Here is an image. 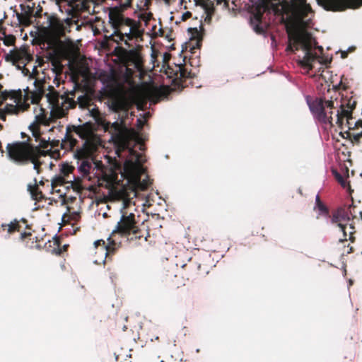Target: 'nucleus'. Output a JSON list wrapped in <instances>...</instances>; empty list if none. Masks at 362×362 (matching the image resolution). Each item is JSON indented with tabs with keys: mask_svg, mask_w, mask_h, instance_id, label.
Listing matches in <instances>:
<instances>
[{
	"mask_svg": "<svg viewBox=\"0 0 362 362\" xmlns=\"http://www.w3.org/2000/svg\"><path fill=\"white\" fill-rule=\"evenodd\" d=\"M361 176L362 177V173H361Z\"/></svg>",
	"mask_w": 362,
	"mask_h": 362,
	"instance_id": "obj_48",
	"label": "nucleus"
},
{
	"mask_svg": "<svg viewBox=\"0 0 362 362\" xmlns=\"http://www.w3.org/2000/svg\"><path fill=\"white\" fill-rule=\"evenodd\" d=\"M209 272L208 265L190 258L188 263L182 264L180 268H178V264L175 267L165 265L161 272L160 278L166 285L178 288L185 285L186 280L204 277Z\"/></svg>",
	"mask_w": 362,
	"mask_h": 362,
	"instance_id": "obj_6",
	"label": "nucleus"
},
{
	"mask_svg": "<svg viewBox=\"0 0 362 362\" xmlns=\"http://www.w3.org/2000/svg\"><path fill=\"white\" fill-rule=\"evenodd\" d=\"M93 154L85 158H79L76 156L78 160H81V163L78 167V170L83 176L90 174L93 165Z\"/></svg>",
	"mask_w": 362,
	"mask_h": 362,
	"instance_id": "obj_20",
	"label": "nucleus"
},
{
	"mask_svg": "<svg viewBox=\"0 0 362 362\" xmlns=\"http://www.w3.org/2000/svg\"><path fill=\"white\" fill-rule=\"evenodd\" d=\"M362 138V131L360 133L352 134L351 141L358 144L360 142V139Z\"/></svg>",
	"mask_w": 362,
	"mask_h": 362,
	"instance_id": "obj_30",
	"label": "nucleus"
},
{
	"mask_svg": "<svg viewBox=\"0 0 362 362\" xmlns=\"http://www.w3.org/2000/svg\"><path fill=\"white\" fill-rule=\"evenodd\" d=\"M59 240L55 239V240H54V245H57L59 246Z\"/></svg>",
	"mask_w": 362,
	"mask_h": 362,
	"instance_id": "obj_41",
	"label": "nucleus"
},
{
	"mask_svg": "<svg viewBox=\"0 0 362 362\" xmlns=\"http://www.w3.org/2000/svg\"><path fill=\"white\" fill-rule=\"evenodd\" d=\"M35 5V4H33ZM21 12L16 13V16L20 25L23 26H29L34 23L33 22V11L34 6L21 4Z\"/></svg>",
	"mask_w": 362,
	"mask_h": 362,
	"instance_id": "obj_16",
	"label": "nucleus"
},
{
	"mask_svg": "<svg viewBox=\"0 0 362 362\" xmlns=\"http://www.w3.org/2000/svg\"><path fill=\"white\" fill-rule=\"evenodd\" d=\"M314 209H317L320 211V212L325 216H329V210L328 207L326 205H325L324 203L321 201L319 194H317L315 197V206Z\"/></svg>",
	"mask_w": 362,
	"mask_h": 362,
	"instance_id": "obj_23",
	"label": "nucleus"
},
{
	"mask_svg": "<svg viewBox=\"0 0 362 362\" xmlns=\"http://www.w3.org/2000/svg\"><path fill=\"white\" fill-rule=\"evenodd\" d=\"M21 136H22V138H23V139H24V138H25V137L28 139V136H27L25 133L22 132V133H21Z\"/></svg>",
	"mask_w": 362,
	"mask_h": 362,
	"instance_id": "obj_40",
	"label": "nucleus"
},
{
	"mask_svg": "<svg viewBox=\"0 0 362 362\" xmlns=\"http://www.w3.org/2000/svg\"><path fill=\"white\" fill-rule=\"evenodd\" d=\"M132 1V0H119V6L109 8V23L114 31L109 37L107 35H105L107 39L117 44L124 42L128 47H132L129 41L139 37L142 34L139 29L140 22L126 17L123 13L125 10L131 7Z\"/></svg>",
	"mask_w": 362,
	"mask_h": 362,
	"instance_id": "obj_3",
	"label": "nucleus"
},
{
	"mask_svg": "<svg viewBox=\"0 0 362 362\" xmlns=\"http://www.w3.org/2000/svg\"><path fill=\"white\" fill-rule=\"evenodd\" d=\"M110 108L115 112H127L128 103L124 95L120 93H113L110 98Z\"/></svg>",
	"mask_w": 362,
	"mask_h": 362,
	"instance_id": "obj_17",
	"label": "nucleus"
},
{
	"mask_svg": "<svg viewBox=\"0 0 362 362\" xmlns=\"http://www.w3.org/2000/svg\"><path fill=\"white\" fill-rule=\"evenodd\" d=\"M33 59V55L24 47L20 49H14L5 55L6 62H11L18 69H22L23 73L26 76L30 74V70L25 68V66Z\"/></svg>",
	"mask_w": 362,
	"mask_h": 362,
	"instance_id": "obj_11",
	"label": "nucleus"
},
{
	"mask_svg": "<svg viewBox=\"0 0 362 362\" xmlns=\"http://www.w3.org/2000/svg\"><path fill=\"white\" fill-rule=\"evenodd\" d=\"M340 134L344 137L345 138V136L346 137H349L350 139H351V136H352V134L349 132V131H346L344 133H340Z\"/></svg>",
	"mask_w": 362,
	"mask_h": 362,
	"instance_id": "obj_36",
	"label": "nucleus"
},
{
	"mask_svg": "<svg viewBox=\"0 0 362 362\" xmlns=\"http://www.w3.org/2000/svg\"><path fill=\"white\" fill-rule=\"evenodd\" d=\"M120 60L124 66L126 67V71L132 72V66L134 69H140L142 67V59L139 52L135 49L127 50L122 48L119 54Z\"/></svg>",
	"mask_w": 362,
	"mask_h": 362,
	"instance_id": "obj_13",
	"label": "nucleus"
},
{
	"mask_svg": "<svg viewBox=\"0 0 362 362\" xmlns=\"http://www.w3.org/2000/svg\"><path fill=\"white\" fill-rule=\"evenodd\" d=\"M29 129L32 132L33 137L28 136L25 141L8 144L7 155L11 160L21 165L33 163V168L40 173L42 164L40 161L42 157L50 155L52 158H56L60 156L59 150L52 151L48 149L49 145L52 147L58 146L59 141L49 143V141L42 138L40 124L36 122L29 126Z\"/></svg>",
	"mask_w": 362,
	"mask_h": 362,
	"instance_id": "obj_1",
	"label": "nucleus"
},
{
	"mask_svg": "<svg viewBox=\"0 0 362 362\" xmlns=\"http://www.w3.org/2000/svg\"><path fill=\"white\" fill-rule=\"evenodd\" d=\"M72 84L73 89L66 90L62 95L52 86L49 85L48 92L45 93L46 81L36 79L34 82L35 89L30 92L31 103L37 104L45 95L52 110H56L61 115H65L69 110L74 108L77 104L81 108H89L93 105L91 98L87 94H83L78 96L77 100H75L76 92H82V89L78 82H73Z\"/></svg>",
	"mask_w": 362,
	"mask_h": 362,
	"instance_id": "obj_2",
	"label": "nucleus"
},
{
	"mask_svg": "<svg viewBox=\"0 0 362 362\" xmlns=\"http://www.w3.org/2000/svg\"><path fill=\"white\" fill-rule=\"evenodd\" d=\"M346 57H347V52H341V57L342 58H346Z\"/></svg>",
	"mask_w": 362,
	"mask_h": 362,
	"instance_id": "obj_39",
	"label": "nucleus"
},
{
	"mask_svg": "<svg viewBox=\"0 0 362 362\" xmlns=\"http://www.w3.org/2000/svg\"><path fill=\"white\" fill-rule=\"evenodd\" d=\"M197 45L198 47H199V41H197Z\"/></svg>",
	"mask_w": 362,
	"mask_h": 362,
	"instance_id": "obj_45",
	"label": "nucleus"
},
{
	"mask_svg": "<svg viewBox=\"0 0 362 362\" xmlns=\"http://www.w3.org/2000/svg\"><path fill=\"white\" fill-rule=\"evenodd\" d=\"M126 168L127 170L132 175L135 181L139 183L141 189L145 190L150 185L148 178L141 181V176L144 173L145 170L140 163V161L132 162L131 160H127L126 163Z\"/></svg>",
	"mask_w": 362,
	"mask_h": 362,
	"instance_id": "obj_15",
	"label": "nucleus"
},
{
	"mask_svg": "<svg viewBox=\"0 0 362 362\" xmlns=\"http://www.w3.org/2000/svg\"><path fill=\"white\" fill-rule=\"evenodd\" d=\"M317 49H319L320 52H322L323 50V48L322 47H317Z\"/></svg>",
	"mask_w": 362,
	"mask_h": 362,
	"instance_id": "obj_42",
	"label": "nucleus"
},
{
	"mask_svg": "<svg viewBox=\"0 0 362 362\" xmlns=\"http://www.w3.org/2000/svg\"><path fill=\"white\" fill-rule=\"evenodd\" d=\"M362 127V120H358L354 125V128Z\"/></svg>",
	"mask_w": 362,
	"mask_h": 362,
	"instance_id": "obj_37",
	"label": "nucleus"
},
{
	"mask_svg": "<svg viewBox=\"0 0 362 362\" xmlns=\"http://www.w3.org/2000/svg\"><path fill=\"white\" fill-rule=\"evenodd\" d=\"M361 219H362V213H361Z\"/></svg>",
	"mask_w": 362,
	"mask_h": 362,
	"instance_id": "obj_46",
	"label": "nucleus"
},
{
	"mask_svg": "<svg viewBox=\"0 0 362 362\" xmlns=\"http://www.w3.org/2000/svg\"><path fill=\"white\" fill-rule=\"evenodd\" d=\"M52 65L53 66V68L52 69L53 72L55 74V78L54 79V82L56 83L57 82V85L59 86V82L58 81V76H60L62 72H63V69H64V66L63 65L61 64L60 62L57 61V60H54L52 62Z\"/></svg>",
	"mask_w": 362,
	"mask_h": 362,
	"instance_id": "obj_22",
	"label": "nucleus"
},
{
	"mask_svg": "<svg viewBox=\"0 0 362 362\" xmlns=\"http://www.w3.org/2000/svg\"><path fill=\"white\" fill-rule=\"evenodd\" d=\"M155 93L156 95H160V91H156V93Z\"/></svg>",
	"mask_w": 362,
	"mask_h": 362,
	"instance_id": "obj_44",
	"label": "nucleus"
},
{
	"mask_svg": "<svg viewBox=\"0 0 362 362\" xmlns=\"http://www.w3.org/2000/svg\"><path fill=\"white\" fill-rule=\"evenodd\" d=\"M331 218V223L337 225L343 233V240H347L346 229L350 217L349 213L342 208L334 210L332 215L327 216Z\"/></svg>",
	"mask_w": 362,
	"mask_h": 362,
	"instance_id": "obj_14",
	"label": "nucleus"
},
{
	"mask_svg": "<svg viewBox=\"0 0 362 362\" xmlns=\"http://www.w3.org/2000/svg\"><path fill=\"white\" fill-rule=\"evenodd\" d=\"M16 37L12 35H5L3 41L4 44L6 46H12L14 45L16 42Z\"/></svg>",
	"mask_w": 362,
	"mask_h": 362,
	"instance_id": "obj_26",
	"label": "nucleus"
},
{
	"mask_svg": "<svg viewBox=\"0 0 362 362\" xmlns=\"http://www.w3.org/2000/svg\"><path fill=\"white\" fill-rule=\"evenodd\" d=\"M21 222L25 225V228H28L27 220L22 218L21 221L15 219L8 224H2L3 230H6L8 234H13L16 232L21 233L20 240L23 243L24 245L28 248H38L40 245L37 244V238L30 232H22V226Z\"/></svg>",
	"mask_w": 362,
	"mask_h": 362,
	"instance_id": "obj_10",
	"label": "nucleus"
},
{
	"mask_svg": "<svg viewBox=\"0 0 362 362\" xmlns=\"http://www.w3.org/2000/svg\"><path fill=\"white\" fill-rule=\"evenodd\" d=\"M68 247V245H65L63 246V249H59L57 253L62 254L63 251H66Z\"/></svg>",
	"mask_w": 362,
	"mask_h": 362,
	"instance_id": "obj_38",
	"label": "nucleus"
},
{
	"mask_svg": "<svg viewBox=\"0 0 362 362\" xmlns=\"http://www.w3.org/2000/svg\"><path fill=\"white\" fill-rule=\"evenodd\" d=\"M35 119H36L35 122L40 124H47V115L44 112L36 115Z\"/></svg>",
	"mask_w": 362,
	"mask_h": 362,
	"instance_id": "obj_27",
	"label": "nucleus"
},
{
	"mask_svg": "<svg viewBox=\"0 0 362 362\" xmlns=\"http://www.w3.org/2000/svg\"><path fill=\"white\" fill-rule=\"evenodd\" d=\"M64 184V178L63 177H57L53 182L52 185L54 187L58 185H62Z\"/></svg>",
	"mask_w": 362,
	"mask_h": 362,
	"instance_id": "obj_32",
	"label": "nucleus"
},
{
	"mask_svg": "<svg viewBox=\"0 0 362 362\" xmlns=\"http://www.w3.org/2000/svg\"><path fill=\"white\" fill-rule=\"evenodd\" d=\"M327 11H341L346 8H356L362 5V0H317Z\"/></svg>",
	"mask_w": 362,
	"mask_h": 362,
	"instance_id": "obj_12",
	"label": "nucleus"
},
{
	"mask_svg": "<svg viewBox=\"0 0 362 362\" xmlns=\"http://www.w3.org/2000/svg\"><path fill=\"white\" fill-rule=\"evenodd\" d=\"M37 74H38V71L37 70V67L35 66H34L33 68V72H32V74L30 75V77L35 78Z\"/></svg>",
	"mask_w": 362,
	"mask_h": 362,
	"instance_id": "obj_35",
	"label": "nucleus"
},
{
	"mask_svg": "<svg viewBox=\"0 0 362 362\" xmlns=\"http://www.w3.org/2000/svg\"><path fill=\"white\" fill-rule=\"evenodd\" d=\"M73 170V168L71 166H69V165H63L62 168V173L65 176H69V173H71Z\"/></svg>",
	"mask_w": 362,
	"mask_h": 362,
	"instance_id": "obj_29",
	"label": "nucleus"
},
{
	"mask_svg": "<svg viewBox=\"0 0 362 362\" xmlns=\"http://www.w3.org/2000/svg\"><path fill=\"white\" fill-rule=\"evenodd\" d=\"M3 110L6 112V114H13L18 112L16 106L13 105H6Z\"/></svg>",
	"mask_w": 362,
	"mask_h": 362,
	"instance_id": "obj_28",
	"label": "nucleus"
},
{
	"mask_svg": "<svg viewBox=\"0 0 362 362\" xmlns=\"http://www.w3.org/2000/svg\"><path fill=\"white\" fill-rule=\"evenodd\" d=\"M192 28H189V30H192ZM193 30H194L196 33H197V28H193Z\"/></svg>",
	"mask_w": 362,
	"mask_h": 362,
	"instance_id": "obj_43",
	"label": "nucleus"
},
{
	"mask_svg": "<svg viewBox=\"0 0 362 362\" xmlns=\"http://www.w3.org/2000/svg\"><path fill=\"white\" fill-rule=\"evenodd\" d=\"M192 16V13L189 11H187L183 13L182 19V21H186L187 19L189 18Z\"/></svg>",
	"mask_w": 362,
	"mask_h": 362,
	"instance_id": "obj_34",
	"label": "nucleus"
},
{
	"mask_svg": "<svg viewBox=\"0 0 362 362\" xmlns=\"http://www.w3.org/2000/svg\"><path fill=\"white\" fill-rule=\"evenodd\" d=\"M101 125L105 132H109L112 134V139L124 134L127 130L124 119H122L120 122H115L113 123L104 120Z\"/></svg>",
	"mask_w": 362,
	"mask_h": 362,
	"instance_id": "obj_19",
	"label": "nucleus"
},
{
	"mask_svg": "<svg viewBox=\"0 0 362 362\" xmlns=\"http://www.w3.org/2000/svg\"><path fill=\"white\" fill-rule=\"evenodd\" d=\"M90 112V115L94 118L95 122L100 124H103V121L105 120L104 118L101 116L100 112L99 109L95 106L93 108L90 109L88 108Z\"/></svg>",
	"mask_w": 362,
	"mask_h": 362,
	"instance_id": "obj_24",
	"label": "nucleus"
},
{
	"mask_svg": "<svg viewBox=\"0 0 362 362\" xmlns=\"http://www.w3.org/2000/svg\"><path fill=\"white\" fill-rule=\"evenodd\" d=\"M160 362H165L163 360H161Z\"/></svg>",
	"mask_w": 362,
	"mask_h": 362,
	"instance_id": "obj_47",
	"label": "nucleus"
},
{
	"mask_svg": "<svg viewBox=\"0 0 362 362\" xmlns=\"http://www.w3.org/2000/svg\"><path fill=\"white\" fill-rule=\"evenodd\" d=\"M168 77L172 78L171 90H182L187 87L191 80L194 77V74L191 71H187L185 64H175L174 66H168L165 70Z\"/></svg>",
	"mask_w": 362,
	"mask_h": 362,
	"instance_id": "obj_9",
	"label": "nucleus"
},
{
	"mask_svg": "<svg viewBox=\"0 0 362 362\" xmlns=\"http://www.w3.org/2000/svg\"><path fill=\"white\" fill-rule=\"evenodd\" d=\"M33 22L38 28L40 43L48 47L57 45L59 39L65 35V26L54 14L45 12L42 13V8L38 6L33 11Z\"/></svg>",
	"mask_w": 362,
	"mask_h": 362,
	"instance_id": "obj_8",
	"label": "nucleus"
},
{
	"mask_svg": "<svg viewBox=\"0 0 362 362\" xmlns=\"http://www.w3.org/2000/svg\"><path fill=\"white\" fill-rule=\"evenodd\" d=\"M124 205L123 209L121 210L120 219L107 238L108 243H106L103 240H98L94 242L95 248L98 249L100 247L105 258L113 255L119 247L120 243L117 241V235L131 240L140 239L143 237L141 230L139 229L135 220V214L127 211L126 202H124Z\"/></svg>",
	"mask_w": 362,
	"mask_h": 362,
	"instance_id": "obj_4",
	"label": "nucleus"
},
{
	"mask_svg": "<svg viewBox=\"0 0 362 362\" xmlns=\"http://www.w3.org/2000/svg\"><path fill=\"white\" fill-rule=\"evenodd\" d=\"M354 227L351 224H349V230H346L347 238H349V239L351 240V241H353L352 235L354 233Z\"/></svg>",
	"mask_w": 362,
	"mask_h": 362,
	"instance_id": "obj_31",
	"label": "nucleus"
},
{
	"mask_svg": "<svg viewBox=\"0 0 362 362\" xmlns=\"http://www.w3.org/2000/svg\"><path fill=\"white\" fill-rule=\"evenodd\" d=\"M113 139L115 140L117 146L116 153L119 157L121 156V153L122 151L128 149L129 154L136 157V162L140 161L141 155L134 150V148L129 146V140L124 134L117 136Z\"/></svg>",
	"mask_w": 362,
	"mask_h": 362,
	"instance_id": "obj_18",
	"label": "nucleus"
},
{
	"mask_svg": "<svg viewBox=\"0 0 362 362\" xmlns=\"http://www.w3.org/2000/svg\"><path fill=\"white\" fill-rule=\"evenodd\" d=\"M308 105L315 117L320 122L329 124L331 126H333L332 115L335 113V124L340 129H342L344 119L346 118L349 129H351L349 121L353 119L352 111L355 108V103L352 105L348 103V109H345L343 105H340V108L338 109L334 106V102L333 100H327L323 98L315 99L308 103Z\"/></svg>",
	"mask_w": 362,
	"mask_h": 362,
	"instance_id": "obj_7",
	"label": "nucleus"
},
{
	"mask_svg": "<svg viewBox=\"0 0 362 362\" xmlns=\"http://www.w3.org/2000/svg\"><path fill=\"white\" fill-rule=\"evenodd\" d=\"M95 124L90 122L78 126H68L64 139L61 142L62 148L72 150L76 146L78 141L72 134L75 133L84 140L82 146L76 150V156L85 158L91 156L97 150L100 143V139L95 134Z\"/></svg>",
	"mask_w": 362,
	"mask_h": 362,
	"instance_id": "obj_5",
	"label": "nucleus"
},
{
	"mask_svg": "<svg viewBox=\"0 0 362 362\" xmlns=\"http://www.w3.org/2000/svg\"><path fill=\"white\" fill-rule=\"evenodd\" d=\"M36 180H35V184L33 185H28V190L32 196V198L36 201H41L43 199L44 195L42 192L39 189V187L36 183Z\"/></svg>",
	"mask_w": 362,
	"mask_h": 362,
	"instance_id": "obj_21",
	"label": "nucleus"
},
{
	"mask_svg": "<svg viewBox=\"0 0 362 362\" xmlns=\"http://www.w3.org/2000/svg\"><path fill=\"white\" fill-rule=\"evenodd\" d=\"M336 178L337 179L338 182L342 185V186H344V178L342 177V176L339 174V173H336Z\"/></svg>",
	"mask_w": 362,
	"mask_h": 362,
	"instance_id": "obj_33",
	"label": "nucleus"
},
{
	"mask_svg": "<svg viewBox=\"0 0 362 362\" xmlns=\"http://www.w3.org/2000/svg\"><path fill=\"white\" fill-rule=\"evenodd\" d=\"M78 2L76 6L83 11H88L90 4L94 3V0H77Z\"/></svg>",
	"mask_w": 362,
	"mask_h": 362,
	"instance_id": "obj_25",
	"label": "nucleus"
}]
</instances>
